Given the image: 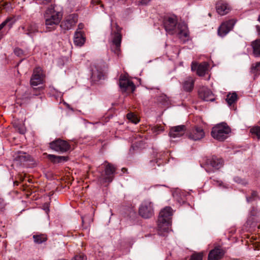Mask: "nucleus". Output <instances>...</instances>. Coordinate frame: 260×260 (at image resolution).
Instances as JSON below:
<instances>
[{"mask_svg": "<svg viewBox=\"0 0 260 260\" xmlns=\"http://www.w3.org/2000/svg\"><path fill=\"white\" fill-rule=\"evenodd\" d=\"M150 0H141L140 3L142 5H147Z\"/></svg>", "mask_w": 260, "mask_h": 260, "instance_id": "43", "label": "nucleus"}, {"mask_svg": "<svg viewBox=\"0 0 260 260\" xmlns=\"http://www.w3.org/2000/svg\"><path fill=\"white\" fill-rule=\"evenodd\" d=\"M18 182L17 181H16L14 182V184L16 185H18Z\"/></svg>", "mask_w": 260, "mask_h": 260, "instance_id": "49", "label": "nucleus"}, {"mask_svg": "<svg viewBox=\"0 0 260 260\" xmlns=\"http://www.w3.org/2000/svg\"><path fill=\"white\" fill-rule=\"evenodd\" d=\"M45 24L47 31H51L60 22L61 15L59 12L56 11L54 7L51 6L45 11L44 14Z\"/></svg>", "mask_w": 260, "mask_h": 260, "instance_id": "3", "label": "nucleus"}, {"mask_svg": "<svg viewBox=\"0 0 260 260\" xmlns=\"http://www.w3.org/2000/svg\"><path fill=\"white\" fill-rule=\"evenodd\" d=\"M105 174L103 176L105 182H111L114 179L116 167L111 163L105 162Z\"/></svg>", "mask_w": 260, "mask_h": 260, "instance_id": "13", "label": "nucleus"}, {"mask_svg": "<svg viewBox=\"0 0 260 260\" xmlns=\"http://www.w3.org/2000/svg\"><path fill=\"white\" fill-rule=\"evenodd\" d=\"M44 209L45 210L46 212L47 213L49 211V207L48 206V204H46V207H44Z\"/></svg>", "mask_w": 260, "mask_h": 260, "instance_id": "45", "label": "nucleus"}, {"mask_svg": "<svg viewBox=\"0 0 260 260\" xmlns=\"http://www.w3.org/2000/svg\"><path fill=\"white\" fill-rule=\"evenodd\" d=\"M43 76L40 73H34L30 79V84L32 86H37L42 83Z\"/></svg>", "mask_w": 260, "mask_h": 260, "instance_id": "23", "label": "nucleus"}, {"mask_svg": "<svg viewBox=\"0 0 260 260\" xmlns=\"http://www.w3.org/2000/svg\"><path fill=\"white\" fill-rule=\"evenodd\" d=\"M30 156L28 154L23 152H18L15 158L16 161L23 162L28 160Z\"/></svg>", "mask_w": 260, "mask_h": 260, "instance_id": "27", "label": "nucleus"}, {"mask_svg": "<svg viewBox=\"0 0 260 260\" xmlns=\"http://www.w3.org/2000/svg\"><path fill=\"white\" fill-rule=\"evenodd\" d=\"M258 198L257 192L256 191H252L251 196L246 197V200L248 202H251Z\"/></svg>", "mask_w": 260, "mask_h": 260, "instance_id": "33", "label": "nucleus"}, {"mask_svg": "<svg viewBox=\"0 0 260 260\" xmlns=\"http://www.w3.org/2000/svg\"><path fill=\"white\" fill-rule=\"evenodd\" d=\"M35 91V88L27 89L25 91L23 99H30L32 98V95H35L34 92Z\"/></svg>", "mask_w": 260, "mask_h": 260, "instance_id": "31", "label": "nucleus"}, {"mask_svg": "<svg viewBox=\"0 0 260 260\" xmlns=\"http://www.w3.org/2000/svg\"><path fill=\"white\" fill-rule=\"evenodd\" d=\"M94 2L96 5H100L101 3V1L99 0H94Z\"/></svg>", "mask_w": 260, "mask_h": 260, "instance_id": "46", "label": "nucleus"}, {"mask_svg": "<svg viewBox=\"0 0 260 260\" xmlns=\"http://www.w3.org/2000/svg\"><path fill=\"white\" fill-rule=\"evenodd\" d=\"M153 131L154 132H156L158 133L159 132H162L164 131L163 126L161 125H156L153 128Z\"/></svg>", "mask_w": 260, "mask_h": 260, "instance_id": "37", "label": "nucleus"}, {"mask_svg": "<svg viewBox=\"0 0 260 260\" xmlns=\"http://www.w3.org/2000/svg\"><path fill=\"white\" fill-rule=\"evenodd\" d=\"M226 101L229 106L236 103L238 100V95L236 92L229 93L226 98Z\"/></svg>", "mask_w": 260, "mask_h": 260, "instance_id": "26", "label": "nucleus"}, {"mask_svg": "<svg viewBox=\"0 0 260 260\" xmlns=\"http://www.w3.org/2000/svg\"><path fill=\"white\" fill-rule=\"evenodd\" d=\"M194 84V80L192 77H189L187 78L186 80L182 82L183 90L186 92H191L193 88Z\"/></svg>", "mask_w": 260, "mask_h": 260, "instance_id": "20", "label": "nucleus"}, {"mask_svg": "<svg viewBox=\"0 0 260 260\" xmlns=\"http://www.w3.org/2000/svg\"><path fill=\"white\" fill-rule=\"evenodd\" d=\"M15 22V20L13 17H8L4 22L0 24V30H2L4 26L8 25L11 28Z\"/></svg>", "mask_w": 260, "mask_h": 260, "instance_id": "29", "label": "nucleus"}, {"mask_svg": "<svg viewBox=\"0 0 260 260\" xmlns=\"http://www.w3.org/2000/svg\"><path fill=\"white\" fill-rule=\"evenodd\" d=\"M127 118L134 123L139 122V120L136 115L133 113H129L126 115Z\"/></svg>", "mask_w": 260, "mask_h": 260, "instance_id": "32", "label": "nucleus"}, {"mask_svg": "<svg viewBox=\"0 0 260 260\" xmlns=\"http://www.w3.org/2000/svg\"><path fill=\"white\" fill-rule=\"evenodd\" d=\"M49 145L51 149L61 152H67L71 148V146L67 141L60 139L50 142Z\"/></svg>", "mask_w": 260, "mask_h": 260, "instance_id": "7", "label": "nucleus"}, {"mask_svg": "<svg viewBox=\"0 0 260 260\" xmlns=\"http://www.w3.org/2000/svg\"><path fill=\"white\" fill-rule=\"evenodd\" d=\"M253 53L256 56H260V39H257L251 43Z\"/></svg>", "mask_w": 260, "mask_h": 260, "instance_id": "25", "label": "nucleus"}, {"mask_svg": "<svg viewBox=\"0 0 260 260\" xmlns=\"http://www.w3.org/2000/svg\"><path fill=\"white\" fill-rule=\"evenodd\" d=\"M116 31L113 32L114 37L112 41L111 49L112 52L117 55L120 51L122 36L120 33L121 28L115 23Z\"/></svg>", "mask_w": 260, "mask_h": 260, "instance_id": "6", "label": "nucleus"}, {"mask_svg": "<svg viewBox=\"0 0 260 260\" xmlns=\"http://www.w3.org/2000/svg\"><path fill=\"white\" fill-rule=\"evenodd\" d=\"M78 20V16L77 14H72L65 18V19L61 22L60 26L62 29L66 31L72 28Z\"/></svg>", "mask_w": 260, "mask_h": 260, "instance_id": "9", "label": "nucleus"}, {"mask_svg": "<svg viewBox=\"0 0 260 260\" xmlns=\"http://www.w3.org/2000/svg\"><path fill=\"white\" fill-rule=\"evenodd\" d=\"M186 131V127L184 125H181L172 127L170 129L169 136L175 138L183 136Z\"/></svg>", "mask_w": 260, "mask_h": 260, "instance_id": "15", "label": "nucleus"}, {"mask_svg": "<svg viewBox=\"0 0 260 260\" xmlns=\"http://www.w3.org/2000/svg\"><path fill=\"white\" fill-rule=\"evenodd\" d=\"M223 165L222 158L216 156L207 157L203 164L204 167L208 173L213 172L215 170L219 169Z\"/></svg>", "mask_w": 260, "mask_h": 260, "instance_id": "5", "label": "nucleus"}, {"mask_svg": "<svg viewBox=\"0 0 260 260\" xmlns=\"http://www.w3.org/2000/svg\"><path fill=\"white\" fill-rule=\"evenodd\" d=\"M224 254L223 249L215 248L211 250L208 254V260H218L221 258Z\"/></svg>", "mask_w": 260, "mask_h": 260, "instance_id": "18", "label": "nucleus"}, {"mask_svg": "<svg viewBox=\"0 0 260 260\" xmlns=\"http://www.w3.org/2000/svg\"><path fill=\"white\" fill-rule=\"evenodd\" d=\"M216 9L217 12L220 15H226L230 11L228 4L222 1H219L216 3Z\"/></svg>", "mask_w": 260, "mask_h": 260, "instance_id": "16", "label": "nucleus"}, {"mask_svg": "<svg viewBox=\"0 0 260 260\" xmlns=\"http://www.w3.org/2000/svg\"><path fill=\"white\" fill-rule=\"evenodd\" d=\"M84 27V24L82 23H80L78 25V29L77 30H81Z\"/></svg>", "mask_w": 260, "mask_h": 260, "instance_id": "42", "label": "nucleus"}, {"mask_svg": "<svg viewBox=\"0 0 260 260\" xmlns=\"http://www.w3.org/2000/svg\"><path fill=\"white\" fill-rule=\"evenodd\" d=\"M236 22L234 19H230L221 23L218 29V34L221 37L225 36L233 28Z\"/></svg>", "mask_w": 260, "mask_h": 260, "instance_id": "11", "label": "nucleus"}, {"mask_svg": "<svg viewBox=\"0 0 260 260\" xmlns=\"http://www.w3.org/2000/svg\"><path fill=\"white\" fill-rule=\"evenodd\" d=\"M74 260H86V256L83 253H80L75 256Z\"/></svg>", "mask_w": 260, "mask_h": 260, "instance_id": "36", "label": "nucleus"}, {"mask_svg": "<svg viewBox=\"0 0 260 260\" xmlns=\"http://www.w3.org/2000/svg\"><path fill=\"white\" fill-rule=\"evenodd\" d=\"M167 97L166 95H162L159 96L158 101L160 102H162L164 101H166Z\"/></svg>", "mask_w": 260, "mask_h": 260, "instance_id": "41", "label": "nucleus"}, {"mask_svg": "<svg viewBox=\"0 0 260 260\" xmlns=\"http://www.w3.org/2000/svg\"><path fill=\"white\" fill-rule=\"evenodd\" d=\"M104 79V74L101 69L95 67L92 70L91 80L93 83H96L100 80Z\"/></svg>", "mask_w": 260, "mask_h": 260, "instance_id": "17", "label": "nucleus"}, {"mask_svg": "<svg viewBox=\"0 0 260 260\" xmlns=\"http://www.w3.org/2000/svg\"><path fill=\"white\" fill-rule=\"evenodd\" d=\"M231 132V128L227 124L222 122L212 128L211 136L219 141H223L228 138V135Z\"/></svg>", "mask_w": 260, "mask_h": 260, "instance_id": "4", "label": "nucleus"}, {"mask_svg": "<svg viewBox=\"0 0 260 260\" xmlns=\"http://www.w3.org/2000/svg\"><path fill=\"white\" fill-rule=\"evenodd\" d=\"M173 210L170 207H166L161 210L157 221L158 233L165 236L168 233L171 224Z\"/></svg>", "mask_w": 260, "mask_h": 260, "instance_id": "2", "label": "nucleus"}, {"mask_svg": "<svg viewBox=\"0 0 260 260\" xmlns=\"http://www.w3.org/2000/svg\"><path fill=\"white\" fill-rule=\"evenodd\" d=\"M47 158L53 164L66 162L68 160V156H57L53 154H48Z\"/></svg>", "mask_w": 260, "mask_h": 260, "instance_id": "22", "label": "nucleus"}, {"mask_svg": "<svg viewBox=\"0 0 260 260\" xmlns=\"http://www.w3.org/2000/svg\"><path fill=\"white\" fill-rule=\"evenodd\" d=\"M250 132L255 135L258 139H260V126H255L250 129Z\"/></svg>", "mask_w": 260, "mask_h": 260, "instance_id": "35", "label": "nucleus"}, {"mask_svg": "<svg viewBox=\"0 0 260 260\" xmlns=\"http://www.w3.org/2000/svg\"><path fill=\"white\" fill-rule=\"evenodd\" d=\"M203 253H195L192 254L189 260H203Z\"/></svg>", "mask_w": 260, "mask_h": 260, "instance_id": "34", "label": "nucleus"}, {"mask_svg": "<svg viewBox=\"0 0 260 260\" xmlns=\"http://www.w3.org/2000/svg\"><path fill=\"white\" fill-rule=\"evenodd\" d=\"M127 169L125 168H123L122 169H121V171L123 172H126L127 171Z\"/></svg>", "mask_w": 260, "mask_h": 260, "instance_id": "47", "label": "nucleus"}, {"mask_svg": "<svg viewBox=\"0 0 260 260\" xmlns=\"http://www.w3.org/2000/svg\"><path fill=\"white\" fill-rule=\"evenodd\" d=\"M139 213L143 218L151 217L154 214L152 203L148 201H144L139 207Z\"/></svg>", "mask_w": 260, "mask_h": 260, "instance_id": "8", "label": "nucleus"}, {"mask_svg": "<svg viewBox=\"0 0 260 260\" xmlns=\"http://www.w3.org/2000/svg\"><path fill=\"white\" fill-rule=\"evenodd\" d=\"M198 94L199 97L204 101L213 102L215 100L212 92L207 87H202L200 88L199 89Z\"/></svg>", "mask_w": 260, "mask_h": 260, "instance_id": "14", "label": "nucleus"}, {"mask_svg": "<svg viewBox=\"0 0 260 260\" xmlns=\"http://www.w3.org/2000/svg\"><path fill=\"white\" fill-rule=\"evenodd\" d=\"M85 42V37L84 32L81 30H78L75 32L74 37V43L75 45L82 46Z\"/></svg>", "mask_w": 260, "mask_h": 260, "instance_id": "19", "label": "nucleus"}, {"mask_svg": "<svg viewBox=\"0 0 260 260\" xmlns=\"http://www.w3.org/2000/svg\"><path fill=\"white\" fill-rule=\"evenodd\" d=\"M14 53L17 56H20L22 54V50L19 48H16L14 50Z\"/></svg>", "mask_w": 260, "mask_h": 260, "instance_id": "39", "label": "nucleus"}, {"mask_svg": "<svg viewBox=\"0 0 260 260\" xmlns=\"http://www.w3.org/2000/svg\"><path fill=\"white\" fill-rule=\"evenodd\" d=\"M119 85L121 90L124 92H133L136 88L134 83L125 75H121L120 76Z\"/></svg>", "mask_w": 260, "mask_h": 260, "instance_id": "10", "label": "nucleus"}, {"mask_svg": "<svg viewBox=\"0 0 260 260\" xmlns=\"http://www.w3.org/2000/svg\"><path fill=\"white\" fill-rule=\"evenodd\" d=\"M22 28L25 34L30 36H32L33 34L38 31V27L34 23L29 24L26 27L22 26Z\"/></svg>", "mask_w": 260, "mask_h": 260, "instance_id": "21", "label": "nucleus"}, {"mask_svg": "<svg viewBox=\"0 0 260 260\" xmlns=\"http://www.w3.org/2000/svg\"><path fill=\"white\" fill-rule=\"evenodd\" d=\"M208 67L207 63L204 62L199 64L197 74L199 76H203L205 75L206 72L207 71Z\"/></svg>", "mask_w": 260, "mask_h": 260, "instance_id": "24", "label": "nucleus"}, {"mask_svg": "<svg viewBox=\"0 0 260 260\" xmlns=\"http://www.w3.org/2000/svg\"><path fill=\"white\" fill-rule=\"evenodd\" d=\"M256 30L258 32V35L260 36V27L258 25L256 26Z\"/></svg>", "mask_w": 260, "mask_h": 260, "instance_id": "44", "label": "nucleus"}, {"mask_svg": "<svg viewBox=\"0 0 260 260\" xmlns=\"http://www.w3.org/2000/svg\"><path fill=\"white\" fill-rule=\"evenodd\" d=\"M188 138L193 141H199L203 139L205 135L204 129L199 126H194L187 132Z\"/></svg>", "mask_w": 260, "mask_h": 260, "instance_id": "12", "label": "nucleus"}, {"mask_svg": "<svg viewBox=\"0 0 260 260\" xmlns=\"http://www.w3.org/2000/svg\"><path fill=\"white\" fill-rule=\"evenodd\" d=\"M34 242L37 244H41L47 241V237L45 234L35 235L33 236Z\"/></svg>", "mask_w": 260, "mask_h": 260, "instance_id": "28", "label": "nucleus"}, {"mask_svg": "<svg viewBox=\"0 0 260 260\" xmlns=\"http://www.w3.org/2000/svg\"><path fill=\"white\" fill-rule=\"evenodd\" d=\"M260 68V61L256 62L251 65L250 72L254 75L256 74Z\"/></svg>", "mask_w": 260, "mask_h": 260, "instance_id": "30", "label": "nucleus"}, {"mask_svg": "<svg viewBox=\"0 0 260 260\" xmlns=\"http://www.w3.org/2000/svg\"><path fill=\"white\" fill-rule=\"evenodd\" d=\"M257 20L260 22V14L258 16Z\"/></svg>", "mask_w": 260, "mask_h": 260, "instance_id": "50", "label": "nucleus"}, {"mask_svg": "<svg viewBox=\"0 0 260 260\" xmlns=\"http://www.w3.org/2000/svg\"><path fill=\"white\" fill-rule=\"evenodd\" d=\"M40 4L46 5L48 3H51L53 0H38Z\"/></svg>", "mask_w": 260, "mask_h": 260, "instance_id": "38", "label": "nucleus"}, {"mask_svg": "<svg viewBox=\"0 0 260 260\" xmlns=\"http://www.w3.org/2000/svg\"><path fill=\"white\" fill-rule=\"evenodd\" d=\"M4 206H5V205H4V203H3V204L1 205H0V208H3L4 207Z\"/></svg>", "mask_w": 260, "mask_h": 260, "instance_id": "48", "label": "nucleus"}, {"mask_svg": "<svg viewBox=\"0 0 260 260\" xmlns=\"http://www.w3.org/2000/svg\"><path fill=\"white\" fill-rule=\"evenodd\" d=\"M209 16H210V17L211 16V14H210V13H209Z\"/></svg>", "mask_w": 260, "mask_h": 260, "instance_id": "51", "label": "nucleus"}, {"mask_svg": "<svg viewBox=\"0 0 260 260\" xmlns=\"http://www.w3.org/2000/svg\"><path fill=\"white\" fill-rule=\"evenodd\" d=\"M199 67V64H198V63H196V62H192V64H191V70L192 71H195V70H198V68Z\"/></svg>", "mask_w": 260, "mask_h": 260, "instance_id": "40", "label": "nucleus"}, {"mask_svg": "<svg viewBox=\"0 0 260 260\" xmlns=\"http://www.w3.org/2000/svg\"><path fill=\"white\" fill-rule=\"evenodd\" d=\"M164 26L166 31L171 35H175L178 38L184 39L188 36L187 25L184 23H177L176 17H168L164 19Z\"/></svg>", "mask_w": 260, "mask_h": 260, "instance_id": "1", "label": "nucleus"}]
</instances>
